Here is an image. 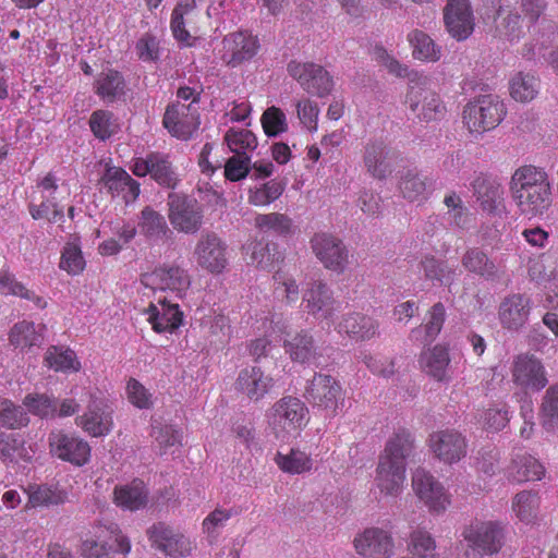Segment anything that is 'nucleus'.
I'll list each match as a JSON object with an SVG mask.
<instances>
[{"label":"nucleus","mask_w":558,"mask_h":558,"mask_svg":"<svg viewBox=\"0 0 558 558\" xmlns=\"http://www.w3.org/2000/svg\"><path fill=\"white\" fill-rule=\"evenodd\" d=\"M413 450V437L404 428L387 441L378 458L374 485L371 492L377 500L397 498L404 488L407 459Z\"/></svg>","instance_id":"obj_1"},{"label":"nucleus","mask_w":558,"mask_h":558,"mask_svg":"<svg viewBox=\"0 0 558 558\" xmlns=\"http://www.w3.org/2000/svg\"><path fill=\"white\" fill-rule=\"evenodd\" d=\"M510 191L520 213L529 218L543 216L553 203L547 172L532 165L522 166L514 171Z\"/></svg>","instance_id":"obj_2"},{"label":"nucleus","mask_w":558,"mask_h":558,"mask_svg":"<svg viewBox=\"0 0 558 558\" xmlns=\"http://www.w3.org/2000/svg\"><path fill=\"white\" fill-rule=\"evenodd\" d=\"M311 420L306 404L293 396L277 400L267 413L268 425L277 438L299 435Z\"/></svg>","instance_id":"obj_3"},{"label":"nucleus","mask_w":558,"mask_h":558,"mask_svg":"<svg viewBox=\"0 0 558 558\" xmlns=\"http://www.w3.org/2000/svg\"><path fill=\"white\" fill-rule=\"evenodd\" d=\"M132 548L130 538L117 523H98L93 525L83 539L81 551L84 558H111L120 554L124 558Z\"/></svg>","instance_id":"obj_4"},{"label":"nucleus","mask_w":558,"mask_h":558,"mask_svg":"<svg viewBox=\"0 0 558 558\" xmlns=\"http://www.w3.org/2000/svg\"><path fill=\"white\" fill-rule=\"evenodd\" d=\"M62 192L69 195V185L65 182L59 184L52 172H48L39 179L29 196L28 211L32 218L35 220L47 219L50 222L62 220L63 208L58 203V195Z\"/></svg>","instance_id":"obj_5"},{"label":"nucleus","mask_w":558,"mask_h":558,"mask_svg":"<svg viewBox=\"0 0 558 558\" xmlns=\"http://www.w3.org/2000/svg\"><path fill=\"white\" fill-rule=\"evenodd\" d=\"M506 114L507 108L498 96L482 95L464 106L462 122L471 134L482 135L496 129Z\"/></svg>","instance_id":"obj_6"},{"label":"nucleus","mask_w":558,"mask_h":558,"mask_svg":"<svg viewBox=\"0 0 558 558\" xmlns=\"http://www.w3.org/2000/svg\"><path fill=\"white\" fill-rule=\"evenodd\" d=\"M507 523L501 521L471 522L464 527L462 536L471 551H465V558H483L484 555L498 554L505 545Z\"/></svg>","instance_id":"obj_7"},{"label":"nucleus","mask_w":558,"mask_h":558,"mask_svg":"<svg viewBox=\"0 0 558 558\" xmlns=\"http://www.w3.org/2000/svg\"><path fill=\"white\" fill-rule=\"evenodd\" d=\"M304 398L325 412V416L335 417L344 403V392L339 381L330 375L315 373L305 386Z\"/></svg>","instance_id":"obj_8"},{"label":"nucleus","mask_w":558,"mask_h":558,"mask_svg":"<svg viewBox=\"0 0 558 558\" xmlns=\"http://www.w3.org/2000/svg\"><path fill=\"white\" fill-rule=\"evenodd\" d=\"M404 104L421 122L440 121L447 114V107L440 95L427 87L425 80L410 85Z\"/></svg>","instance_id":"obj_9"},{"label":"nucleus","mask_w":558,"mask_h":558,"mask_svg":"<svg viewBox=\"0 0 558 558\" xmlns=\"http://www.w3.org/2000/svg\"><path fill=\"white\" fill-rule=\"evenodd\" d=\"M168 218L180 233L196 234L204 222L202 205L193 197L170 193L168 195Z\"/></svg>","instance_id":"obj_10"},{"label":"nucleus","mask_w":558,"mask_h":558,"mask_svg":"<svg viewBox=\"0 0 558 558\" xmlns=\"http://www.w3.org/2000/svg\"><path fill=\"white\" fill-rule=\"evenodd\" d=\"M287 71L310 95L324 98L333 89V77L320 64L292 60L288 63Z\"/></svg>","instance_id":"obj_11"},{"label":"nucleus","mask_w":558,"mask_h":558,"mask_svg":"<svg viewBox=\"0 0 558 558\" xmlns=\"http://www.w3.org/2000/svg\"><path fill=\"white\" fill-rule=\"evenodd\" d=\"M415 496L433 514L444 513L451 505V496L429 471L417 468L412 475Z\"/></svg>","instance_id":"obj_12"},{"label":"nucleus","mask_w":558,"mask_h":558,"mask_svg":"<svg viewBox=\"0 0 558 558\" xmlns=\"http://www.w3.org/2000/svg\"><path fill=\"white\" fill-rule=\"evenodd\" d=\"M310 243L314 255L326 269L338 275L348 269L350 252L341 239L328 232H318Z\"/></svg>","instance_id":"obj_13"},{"label":"nucleus","mask_w":558,"mask_h":558,"mask_svg":"<svg viewBox=\"0 0 558 558\" xmlns=\"http://www.w3.org/2000/svg\"><path fill=\"white\" fill-rule=\"evenodd\" d=\"M193 255L197 266L211 275L221 274L228 266V245L214 231L201 235Z\"/></svg>","instance_id":"obj_14"},{"label":"nucleus","mask_w":558,"mask_h":558,"mask_svg":"<svg viewBox=\"0 0 558 558\" xmlns=\"http://www.w3.org/2000/svg\"><path fill=\"white\" fill-rule=\"evenodd\" d=\"M305 310L315 319L326 322L328 326L340 311L341 303L335 298L333 291L323 280H315L307 284L303 293Z\"/></svg>","instance_id":"obj_15"},{"label":"nucleus","mask_w":558,"mask_h":558,"mask_svg":"<svg viewBox=\"0 0 558 558\" xmlns=\"http://www.w3.org/2000/svg\"><path fill=\"white\" fill-rule=\"evenodd\" d=\"M146 534L153 548L171 558L187 557L194 548L189 537L163 522L154 523Z\"/></svg>","instance_id":"obj_16"},{"label":"nucleus","mask_w":558,"mask_h":558,"mask_svg":"<svg viewBox=\"0 0 558 558\" xmlns=\"http://www.w3.org/2000/svg\"><path fill=\"white\" fill-rule=\"evenodd\" d=\"M511 378L513 384L524 391H539L548 384L544 364L530 353H521L513 359Z\"/></svg>","instance_id":"obj_17"},{"label":"nucleus","mask_w":558,"mask_h":558,"mask_svg":"<svg viewBox=\"0 0 558 558\" xmlns=\"http://www.w3.org/2000/svg\"><path fill=\"white\" fill-rule=\"evenodd\" d=\"M433 456L445 464H454L465 458L468 441L462 433L456 429H439L433 432L427 440Z\"/></svg>","instance_id":"obj_18"},{"label":"nucleus","mask_w":558,"mask_h":558,"mask_svg":"<svg viewBox=\"0 0 558 558\" xmlns=\"http://www.w3.org/2000/svg\"><path fill=\"white\" fill-rule=\"evenodd\" d=\"M201 11L196 0H182L177 3L171 13L170 29L174 39L185 46H192L199 33Z\"/></svg>","instance_id":"obj_19"},{"label":"nucleus","mask_w":558,"mask_h":558,"mask_svg":"<svg viewBox=\"0 0 558 558\" xmlns=\"http://www.w3.org/2000/svg\"><path fill=\"white\" fill-rule=\"evenodd\" d=\"M112 414L113 410L107 399L92 395L86 412L75 421L92 437H101L108 435L113 427Z\"/></svg>","instance_id":"obj_20"},{"label":"nucleus","mask_w":558,"mask_h":558,"mask_svg":"<svg viewBox=\"0 0 558 558\" xmlns=\"http://www.w3.org/2000/svg\"><path fill=\"white\" fill-rule=\"evenodd\" d=\"M259 49V40L251 32L239 31L229 33L222 39V61L236 68L256 56Z\"/></svg>","instance_id":"obj_21"},{"label":"nucleus","mask_w":558,"mask_h":558,"mask_svg":"<svg viewBox=\"0 0 558 558\" xmlns=\"http://www.w3.org/2000/svg\"><path fill=\"white\" fill-rule=\"evenodd\" d=\"M356 554L363 558H390L395 543L391 534L380 527H366L353 538Z\"/></svg>","instance_id":"obj_22"},{"label":"nucleus","mask_w":558,"mask_h":558,"mask_svg":"<svg viewBox=\"0 0 558 558\" xmlns=\"http://www.w3.org/2000/svg\"><path fill=\"white\" fill-rule=\"evenodd\" d=\"M398 157V151L381 140L369 141L364 146V166L371 177L380 181L391 175Z\"/></svg>","instance_id":"obj_23"},{"label":"nucleus","mask_w":558,"mask_h":558,"mask_svg":"<svg viewBox=\"0 0 558 558\" xmlns=\"http://www.w3.org/2000/svg\"><path fill=\"white\" fill-rule=\"evenodd\" d=\"M49 447L52 456L77 466L86 464L90 458V447L87 441L63 432L50 434Z\"/></svg>","instance_id":"obj_24"},{"label":"nucleus","mask_w":558,"mask_h":558,"mask_svg":"<svg viewBox=\"0 0 558 558\" xmlns=\"http://www.w3.org/2000/svg\"><path fill=\"white\" fill-rule=\"evenodd\" d=\"M198 119L197 109L192 104L175 102L167 107L162 124L172 136L186 141L197 130Z\"/></svg>","instance_id":"obj_25"},{"label":"nucleus","mask_w":558,"mask_h":558,"mask_svg":"<svg viewBox=\"0 0 558 558\" xmlns=\"http://www.w3.org/2000/svg\"><path fill=\"white\" fill-rule=\"evenodd\" d=\"M144 282L161 291H171L178 296L190 288L191 278L187 271L175 263L162 264L150 274L144 276Z\"/></svg>","instance_id":"obj_26"},{"label":"nucleus","mask_w":558,"mask_h":558,"mask_svg":"<svg viewBox=\"0 0 558 558\" xmlns=\"http://www.w3.org/2000/svg\"><path fill=\"white\" fill-rule=\"evenodd\" d=\"M472 190L483 211L495 216L506 211L505 191L496 178L481 173L472 182Z\"/></svg>","instance_id":"obj_27"},{"label":"nucleus","mask_w":558,"mask_h":558,"mask_svg":"<svg viewBox=\"0 0 558 558\" xmlns=\"http://www.w3.org/2000/svg\"><path fill=\"white\" fill-rule=\"evenodd\" d=\"M444 22L448 33L457 40L466 39L474 31V16L469 0H447Z\"/></svg>","instance_id":"obj_28"},{"label":"nucleus","mask_w":558,"mask_h":558,"mask_svg":"<svg viewBox=\"0 0 558 558\" xmlns=\"http://www.w3.org/2000/svg\"><path fill=\"white\" fill-rule=\"evenodd\" d=\"M274 386L275 379L258 366L243 368L234 383L235 390L254 402L264 399Z\"/></svg>","instance_id":"obj_29"},{"label":"nucleus","mask_w":558,"mask_h":558,"mask_svg":"<svg viewBox=\"0 0 558 558\" xmlns=\"http://www.w3.org/2000/svg\"><path fill=\"white\" fill-rule=\"evenodd\" d=\"M532 310L531 299L520 294H510L499 305L498 317L502 328L519 331L529 320Z\"/></svg>","instance_id":"obj_30"},{"label":"nucleus","mask_w":558,"mask_h":558,"mask_svg":"<svg viewBox=\"0 0 558 558\" xmlns=\"http://www.w3.org/2000/svg\"><path fill=\"white\" fill-rule=\"evenodd\" d=\"M148 315L147 322L155 332H173L183 323V313L179 304L171 303L167 299H159L157 303H150L144 311Z\"/></svg>","instance_id":"obj_31"},{"label":"nucleus","mask_w":558,"mask_h":558,"mask_svg":"<svg viewBox=\"0 0 558 558\" xmlns=\"http://www.w3.org/2000/svg\"><path fill=\"white\" fill-rule=\"evenodd\" d=\"M335 329L355 341H368L379 335V323L360 312H350L341 317Z\"/></svg>","instance_id":"obj_32"},{"label":"nucleus","mask_w":558,"mask_h":558,"mask_svg":"<svg viewBox=\"0 0 558 558\" xmlns=\"http://www.w3.org/2000/svg\"><path fill=\"white\" fill-rule=\"evenodd\" d=\"M100 183L113 197L120 196L125 203L134 202L141 193V184L121 167L107 166Z\"/></svg>","instance_id":"obj_33"},{"label":"nucleus","mask_w":558,"mask_h":558,"mask_svg":"<svg viewBox=\"0 0 558 558\" xmlns=\"http://www.w3.org/2000/svg\"><path fill=\"white\" fill-rule=\"evenodd\" d=\"M398 189L404 199L422 202L432 193V179L416 168H409L400 172Z\"/></svg>","instance_id":"obj_34"},{"label":"nucleus","mask_w":558,"mask_h":558,"mask_svg":"<svg viewBox=\"0 0 558 558\" xmlns=\"http://www.w3.org/2000/svg\"><path fill=\"white\" fill-rule=\"evenodd\" d=\"M282 347L293 362L302 364L314 357L316 352L314 337L306 329L286 331Z\"/></svg>","instance_id":"obj_35"},{"label":"nucleus","mask_w":558,"mask_h":558,"mask_svg":"<svg viewBox=\"0 0 558 558\" xmlns=\"http://www.w3.org/2000/svg\"><path fill=\"white\" fill-rule=\"evenodd\" d=\"M274 461L281 472L289 475L310 473L314 469L311 453L298 447H292L287 452L277 451Z\"/></svg>","instance_id":"obj_36"},{"label":"nucleus","mask_w":558,"mask_h":558,"mask_svg":"<svg viewBox=\"0 0 558 558\" xmlns=\"http://www.w3.org/2000/svg\"><path fill=\"white\" fill-rule=\"evenodd\" d=\"M495 8L497 19H500L497 26L499 35L510 43L519 40L524 35L521 15L506 0H497Z\"/></svg>","instance_id":"obj_37"},{"label":"nucleus","mask_w":558,"mask_h":558,"mask_svg":"<svg viewBox=\"0 0 558 558\" xmlns=\"http://www.w3.org/2000/svg\"><path fill=\"white\" fill-rule=\"evenodd\" d=\"M113 500L122 509L136 511L146 506L148 490L143 481L134 480L130 484L117 486L113 490Z\"/></svg>","instance_id":"obj_38"},{"label":"nucleus","mask_w":558,"mask_h":558,"mask_svg":"<svg viewBox=\"0 0 558 558\" xmlns=\"http://www.w3.org/2000/svg\"><path fill=\"white\" fill-rule=\"evenodd\" d=\"M125 80L117 70L109 69L100 72L95 82L94 90L105 102H114L125 94Z\"/></svg>","instance_id":"obj_39"},{"label":"nucleus","mask_w":558,"mask_h":558,"mask_svg":"<svg viewBox=\"0 0 558 558\" xmlns=\"http://www.w3.org/2000/svg\"><path fill=\"white\" fill-rule=\"evenodd\" d=\"M450 363L448 349L437 344L432 349L423 351L420 356L422 369L437 381H444L447 377V369Z\"/></svg>","instance_id":"obj_40"},{"label":"nucleus","mask_w":558,"mask_h":558,"mask_svg":"<svg viewBox=\"0 0 558 558\" xmlns=\"http://www.w3.org/2000/svg\"><path fill=\"white\" fill-rule=\"evenodd\" d=\"M445 319L446 308L438 302L427 312L425 324L411 331V337L424 344L433 342L440 333Z\"/></svg>","instance_id":"obj_41"},{"label":"nucleus","mask_w":558,"mask_h":558,"mask_svg":"<svg viewBox=\"0 0 558 558\" xmlns=\"http://www.w3.org/2000/svg\"><path fill=\"white\" fill-rule=\"evenodd\" d=\"M461 263L465 270L485 279H495L498 276V267L495 262L478 247L466 250Z\"/></svg>","instance_id":"obj_42"},{"label":"nucleus","mask_w":558,"mask_h":558,"mask_svg":"<svg viewBox=\"0 0 558 558\" xmlns=\"http://www.w3.org/2000/svg\"><path fill=\"white\" fill-rule=\"evenodd\" d=\"M41 326L38 330L33 322L22 320L13 325L9 332V341L12 345L20 349L39 347L44 341Z\"/></svg>","instance_id":"obj_43"},{"label":"nucleus","mask_w":558,"mask_h":558,"mask_svg":"<svg viewBox=\"0 0 558 558\" xmlns=\"http://www.w3.org/2000/svg\"><path fill=\"white\" fill-rule=\"evenodd\" d=\"M150 178L159 185L174 189L178 183L177 173L172 167L169 155L160 151L149 153Z\"/></svg>","instance_id":"obj_44"},{"label":"nucleus","mask_w":558,"mask_h":558,"mask_svg":"<svg viewBox=\"0 0 558 558\" xmlns=\"http://www.w3.org/2000/svg\"><path fill=\"white\" fill-rule=\"evenodd\" d=\"M0 293L3 295H13L31 301L36 308L47 307V301L28 289L23 282L19 281L12 274L4 272L0 275Z\"/></svg>","instance_id":"obj_45"},{"label":"nucleus","mask_w":558,"mask_h":558,"mask_svg":"<svg viewBox=\"0 0 558 558\" xmlns=\"http://www.w3.org/2000/svg\"><path fill=\"white\" fill-rule=\"evenodd\" d=\"M45 363L56 372L69 373L81 369V362L76 353L70 348L49 347L45 354Z\"/></svg>","instance_id":"obj_46"},{"label":"nucleus","mask_w":558,"mask_h":558,"mask_svg":"<svg viewBox=\"0 0 558 558\" xmlns=\"http://www.w3.org/2000/svg\"><path fill=\"white\" fill-rule=\"evenodd\" d=\"M286 183L278 179H271L263 184L248 189L247 201L257 207L267 206L277 201L284 192Z\"/></svg>","instance_id":"obj_47"},{"label":"nucleus","mask_w":558,"mask_h":558,"mask_svg":"<svg viewBox=\"0 0 558 558\" xmlns=\"http://www.w3.org/2000/svg\"><path fill=\"white\" fill-rule=\"evenodd\" d=\"M408 40L412 47L414 59L426 62H436L440 59V48L423 31H412L408 35Z\"/></svg>","instance_id":"obj_48"},{"label":"nucleus","mask_w":558,"mask_h":558,"mask_svg":"<svg viewBox=\"0 0 558 558\" xmlns=\"http://www.w3.org/2000/svg\"><path fill=\"white\" fill-rule=\"evenodd\" d=\"M25 493L28 496L26 508L57 506L63 504L66 498L65 493L48 485H28Z\"/></svg>","instance_id":"obj_49"},{"label":"nucleus","mask_w":558,"mask_h":558,"mask_svg":"<svg viewBox=\"0 0 558 558\" xmlns=\"http://www.w3.org/2000/svg\"><path fill=\"white\" fill-rule=\"evenodd\" d=\"M138 226L141 232L149 239L161 240L171 234L165 217L148 206L142 210Z\"/></svg>","instance_id":"obj_50"},{"label":"nucleus","mask_w":558,"mask_h":558,"mask_svg":"<svg viewBox=\"0 0 558 558\" xmlns=\"http://www.w3.org/2000/svg\"><path fill=\"white\" fill-rule=\"evenodd\" d=\"M510 475L519 483L539 481L545 475V468L532 456H522L513 460Z\"/></svg>","instance_id":"obj_51"},{"label":"nucleus","mask_w":558,"mask_h":558,"mask_svg":"<svg viewBox=\"0 0 558 558\" xmlns=\"http://www.w3.org/2000/svg\"><path fill=\"white\" fill-rule=\"evenodd\" d=\"M255 227L264 232H274L287 236L293 232V220L286 214H258L254 219Z\"/></svg>","instance_id":"obj_52"},{"label":"nucleus","mask_w":558,"mask_h":558,"mask_svg":"<svg viewBox=\"0 0 558 558\" xmlns=\"http://www.w3.org/2000/svg\"><path fill=\"white\" fill-rule=\"evenodd\" d=\"M511 507L521 522L531 523L537 518L539 497L531 490L520 492L513 497Z\"/></svg>","instance_id":"obj_53"},{"label":"nucleus","mask_w":558,"mask_h":558,"mask_svg":"<svg viewBox=\"0 0 558 558\" xmlns=\"http://www.w3.org/2000/svg\"><path fill=\"white\" fill-rule=\"evenodd\" d=\"M29 423V417L23 407L7 398H0V426L8 429H19Z\"/></svg>","instance_id":"obj_54"},{"label":"nucleus","mask_w":558,"mask_h":558,"mask_svg":"<svg viewBox=\"0 0 558 558\" xmlns=\"http://www.w3.org/2000/svg\"><path fill=\"white\" fill-rule=\"evenodd\" d=\"M538 82L535 76L519 72L510 81V95L519 102H529L537 95Z\"/></svg>","instance_id":"obj_55"},{"label":"nucleus","mask_w":558,"mask_h":558,"mask_svg":"<svg viewBox=\"0 0 558 558\" xmlns=\"http://www.w3.org/2000/svg\"><path fill=\"white\" fill-rule=\"evenodd\" d=\"M225 142L235 155L247 156L257 147V138L253 132L246 129H229L225 134Z\"/></svg>","instance_id":"obj_56"},{"label":"nucleus","mask_w":558,"mask_h":558,"mask_svg":"<svg viewBox=\"0 0 558 558\" xmlns=\"http://www.w3.org/2000/svg\"><path fill=\"white\" fill-rule=\"evenodd\" d=\"M539 417L547 430L558 429V384L551 385L545 392Z\"/></svg>","instance_id":"obj_57"},{"label":"nucleus","mask_w":558,"mask_h":558,"mask_svg":"<svg viewBox=\"0 0 558 558\" xmlns=\"http://www.w3.org/2000/svg\"><path fill=\"white\" fill-rule=\"evenodd\" d=\"M89 128L96 138L106 141L117 132L118 124L111 111L99 109L92 113Z\"/></svg>","instance_id":"obj_58"},{"label":"nucleus","mask_w":558,"mask_h":558,"mask_svg":"<svg viewBox=\"0 0 558 558\" xmlns=\"http://www.w3.org/2000/svg\"><path fill=\"white\" fill-rule=\"evenodd\" d=\"M421 267L426 279L446 284H449L456 275L454 269L449 267L446 262L438 260L432 255L425 256L421 260Z\"/></svg>","instance_id":"obj_59"},{"label":"nucleus","mask_w":558,"mask_h":558,"mask_svg":"<svg viewBox=\"0 0 558 558\" xmlns=\"http://www.w3.org/2000/svg\"><path fill=\"white\" fill-rule=\"evenodd\" d=\"M408 547L413 557L437 558L435 553L436 542L426 530L417 529L413 531Z\"/></svg>","instance_id":"obj_60"},{"label":"nucleus","mask_w":558,"mask_h":558,"mask_svg":"<svg viewBox=\"0 0 558 558\" xmlns=\"http://www.w3.org/2000/svg\"><path fill=\"white\" fill-rule=\"evenodd\" d=\"M246 254H250L251 263L262 269H270L275 264L283 260V255L280 252L271 254L269 244H264L260 241L250 243Z\"/></svg>","instance_id":"obj_61"},{"label":"nucleus","mask_w":558,"mask_h":558,"mask_svg":"<svg viewBox=\"0 0 558 558\" xmlns=\"http://www.w3.org/2000/svg\"><path fill=\"white\" fill-rule=\"evenodd\" d=\"M23 405L28 412L41 418L54 417L57 415V402L45 393H28L23 400Z\"/></svg>","instance_id":"obj_62"},{"label":"nucleus","mask_w":558,"mask_h":558,"mask_svg":"<svg viewBox=\"0 0 558 558\" xmlns=\"http://www.w3.org/2000/svg\"><path fill=\"white\" fill-rule=\"evenodd\" d=\"M275 293L288 304L295 303L300 298V290L295 279L282 269H278L274 276Z\"/></svg>","instance_id":"obj_63"},{"label":"nucleus","mask_w":558,"mask_h":558,"mask_svg":"<svg viewBox=\"0 0 558 558\" xmlns=\"http://www.w3.org/2000/svg\"><path fill=\"white\" fill-rule=\"evenodd\" d=\"M260 123L268 137L277 136L288 130V122L284 112L276 107H268L260 117Z\"/></svg>","instance_id":"obj_64"}]
</instances>
